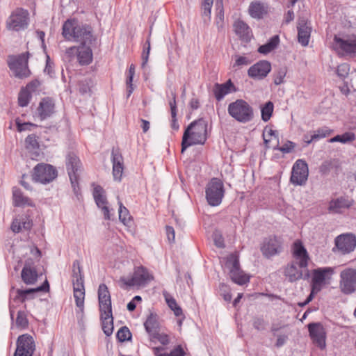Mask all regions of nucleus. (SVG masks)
<instances>
[{
	"label": "nucleus",
	"instance_id": "11",
	"mask_svg": "<svg viewBox=\"0 0 356 356\" xmlns=\"http://www.w3.org/2000/svg\"><path fill=\"white\" fill-rule=\"evenodd\" d=\"M339 289L345 295L356 291V269L347 268L340 273Z\"/></svg>",
	"mask_w": 356,
	"mask_h": 356
},
{
	"label": "nucleus",
	"instance_id": "23",
	"mask_svg": "<svg viewBox=\"0 0 356 356\" xmlns=\"http://www.w3.org/2000/svg\"><path fill=\"white\" fill-rule=\"evenodd\" d=\"M333 273V270L330 267L318 268L312 271V286L317 291L321 290L322 284L325 283L326 279H330L328 275Z\"/></svg>",
	"mask_w": 356,
	"mask_h": 356
},
{
	"label": "nucleus",
	"instance_id": "44",
	"mask_svg": "<svg viewBox=\"0 0 356 356\" xmlns=\"http://www.w3.org/2000/svg\"><path fill=\"white\" fill-rule=\"evenodd\" d=\"M31 98V94L24 88H22L18 95V104L22 107L26 106Z\"/></svg>",
	"mask_w": 356,
	"mask_h": 356
},
{
	"label": "nucleus",
	"instance_id": "50",
	"mask_svg": "<svg viewBox=\"0 0 356 356\" xmlns=\"http://www.w3.org/2000/svg\"><path fill=\"white\" fill-rule=\"evenodd\" d=\"M296 147V144L290 140H288L284 145L282 147L279 146V142L277 143L276 145L273 147L275 150H279L282 153L286 154L290 153Z\"/></svg>",
	"mask_w": 356,
	"mask_h": 356
},
{
	"label": "nucleus",
	"instance_id": "59",
	"mask_svg": "<svg viewBox=\"0 0 356 356\" xmlns=\"http://www.w3.org/2000/svg\"><path fill=\"white\" fill-rule=\"evenodd\" d=\"M332 168V163L330 161H324L319 168V171L322 175L328 174Z\"/></svg>",
	"mask_w": 356,
	"mask_h": 356
},
{
	"label": "nucleus",
	"instance_id": "25",
	"mask_svg": "<svg viewBox=\"0 0 356 356\" xmlns=\"http://www.w3.org/2000/svg\"><path fill=\"white\" fill-rule=\"evenodd\" d=\"M298 42L304 47L308 45L312 32V27L308 25L307 21L304 18H300L298 23Z\"/></svg>",
	"mask_w": 356,
	"mask_h": 356
},
{
	"label": "nucleus",
	"instance_id": "26",
	"mask_svg": "<svg viewBox=\"0 0 356 356\" xmlns=\"http://www.w3.org/2000/svg\"><path fill=\"white\" fill-rule=\"evenodd\" d=\"M293 257L298 261V266L301 268H307L309 259L306 248L300 241L293 244Z\"/></svg>",
	"mask_w": 356,
	"mask_h": 356
},
{
	"label": "nucleus",
	"instance_id": "8",
	"mask_svg": "<svg viewBox=\"0 0 356 356\" xmlns=\"http://www.w3.org/2000/svg\"><path fill=\"white\" fill-rule=\"evenodd\" d=\"M225 266L229 270L232 280L238 284L243 285L250 280V277L240 268L239 259L236 254H231L227 257Z\"/></svg>",
	"mask_w": 356,
	"mask_h": 356
},
{
	"label": "nucleus",
	"instance_id": "46",
	"mask_svg": "<svg viewBox=\"0 0 356 356\" xmlns=\"http://www.w3.org/2000/svg\"><path fill=\"white\" fill-rule=\"evenodd\" d=\"M135 74V65L134 64H131L129 69V75L127 77L126 84L127 86V97H129L131 93L133 92L134 88H133V78Z\"/></svg>",
	"mask_w": 356,
	"mask_h": 356
},
{
	"label": "nucleus",
	"instance_id": "5",
	"mask_svg": "<svg viewBox=\"0 0 356 356\" xmlns=\"http://www.w3.org/2000/svg\"><path fill=\"white\" fill-rule=\"evenodd\" d=\"M29 53H23L18 56L10 55L8 56V65L14 75L19 79L29 76L31 71L28 67Z\"/></svg>",
	"mask_w": 356,
	"mask_h": 356
},
{
	"label": "nucleus",
	"instance_id": "16",
	"mask_svg": "<svg viewBox=\"0 0 356 356\" xmlns=\"http://www.w3.org/2000/svg\"><path fill=\"white\" fill-rule=\"evenodd\" d=\"M309 337L313 343L321 350L326 346V331L321 323H310L307 325Z\"/></svg>",
	"mask_w": 356,
	"mask_h": 356
},
{
	"label": "nucleus",
	"instance_id": "19",
	"mask_svg": "<svg viewBox=\"0 0 356 356\" xmlns=\"http://www.w3.org/2000/svg\"><path fill=\"white\" fill-rule=\"evenodd\" d=\"M334 41L343 53L350 56L356 55V35H348L343 38L335 35Z\"/></svg>",
	"mask_w": 356,
	"mask_h": 356
},
{
	"label": "nucleus",
	"instance_id": "52",
	"mask_svg": "<svg viewBox=\"0 0 356 356\" xmlns=\"http://www.w3.org/2000/svg\"><path fill=\"white\" fill-rule=\"evenodd\" d=\"M92 86V81L91 79H86L80 82L79 91L81 94H87L90 92L91 87Z\"/></svg>",
	"mask_w": 356,
	"mask_h": 356
},
{
	"label": "nucleus",
	"instance_id": "54",
	"mask_svg": "<svg viewBox=\"0 0 356 356\" xmlns=\"http://www.w3.org/2000/svg\"><path fill=\"white\" fill-rule=\"evenodd\" d=\"M119 219L125 225L127 219L130 218L128 209L119 202Z\"/></svg>",
	"mask_w": 356,
	"mask_h": 356
},
{
	"label": "nucleus",
	"instance_id": "47",
	"mask_svg": "<svg viewBox=\"0 0 356 356\" xmlns=\"http://www.w3.org/2000/svg\"><path fill=\"white\" fill-rule=\"evenodd\" d=\"M16 325L18 327L26 328L28 327L29 321L27 319V316L25 312L19 311L17 312V316L16 318Z\"/></svg>",
	"mask_w": 356,
	"mask_h": 356
},
{
	"label": "nucleus",
	"instance_id": "53",
	"mask_svg": "<svg viewBox=\"0 0 356 356\" xmlns=\"http://www.w3.org/2000/svg\"><path fill=\"white\" fill-rule=\"evenodd\" d=\"M350 66L347 63L339 65L337 69V74L341 79H345L349 74Z\"/></svg>",
	"mask_w": 356,
	"mask_h": 356
},
{
	"label": "nucleus",
	"instance_id": "24",
	"mask_svg": "<svg viewBox=\"0 0 356 356\" xmlns=\"http://www.w3.org/2000/svg\"><path fill=\"white\" fill-rule=\"evenodd\" d=\"M111 157L113 163V175L114 179L120 181L124 170L123 157L118 149H113Z\"/></svg>",
	"mask_w": 356,
	"mask_h": 356
},
{
	"label": "nucleus",
	"instance_id": "37",
	"mask_svg": "<svg viewBox=\"0 0 356 356\" xmlns=\"http://www.w3.org/2000/svg\"><path fill=\"white\" fill-rule=\"evenodd\" d=\"M92 194L98 207H101L104 204H107L108 202L105 195V191L101 186H96L93 189Z\"/></svg>",
	"mask_w": 356,
	"mask_h": 356
},
{
	"label": "nucleus",
	"instance_id": "14",
	"mask_svg": "<svg viewBox=\"0 0 356 356\" xmlns=\"http://www.w3.org/2000/svg\"><path fill=\"white\" fill-rule=\"evenodd\" d=\"M35 350V344L33 337L29 334H24L17 339L14 356H33Z\"/></svg>",
	"mask_w": 356,
	"mask_h": 356
},
{
	"label": "nucleus",
	"instance_id": "33",
	"mask_svg": "<svg viewBox=\"0 0 356 356\" xmlns=\"http://www.w3.org/2000/svg\"><path fill=\"white\" fill-rule=\"evenodd\" d=\"M100 318L104 333L108 337L111 336L113 331V317L112 312L110 314H100Z\"/></svg>",
	"mask_w": 356,
	"mask_h": 356
},
{
	"label": "nucleus",
	"instance_id": "32",
	"mask_svg": "<svg viewBox=\"0 0 356 356\" xmlns=\"http://www.w3.org/2000/svg\"><path fill=\"white\" fill-rule=\"evenodd\" d=\"M353 204V202L350 201L344 197H340L335 200H332L329 204V210L334 213H341V209H348Z\"/></svg>",
	"mask_w": 356,
	"mask_h": 356
},
{
	"label": "nucleus",
	"instance_id": "30",
	"mask_svg": "<svg viewBox=\"0 0 356 356\" xmlns=\"http://www.w3.org/2000/svg\"><path fill=\"white\" fill-rule=\"evenodd\" d=\"M147 332L152 338H158L159 332V323L158 316L154 313H150L144 323Z\"/></svg>",
	"mask_w": 356,
	"mask_h": 356
},
{
	"label": "nucleus",
	"instance_id": "27",
	"mask_svg": "<svg viewBox=\"0 0 356 356\" xmlns=\"http://www.w3.org/2000/svg\"><path fill=\"white\" fill-rule=\"evenodd\" d=\"M236 91L237 90L231 79H228L222 84L216 83L213 90L214 96L218 101L222 100L227 94Z\"/></svg>",
	"mask_w": 356,
	"mask_h": 356
},
{
	"label": "nucleus",
	"instance_id": "22",
	"mask_svg": "<svg viewBox=\"0 0 356 356\" xmlns=\"http://www.w3.org/2000/svg\"><path fill=\"white\" fill-rule=\"evenodd\" d=\"M98 300L100 314L112 312L111 295L105 284H101L98 287Z\"/></svg>",
	"mask_w": 356,
	"mask_h": 356
},
{
	"label": "nucleus",
	"instance_id": "29",
	"mask_svg": "<svg viewBox=\"0 0 356 356\" xmlns=\"http://www.w3.org/2000/svg\"><path fill=\"white\" fill-rule=\"evenodd\" d=\"M21 277L23 282L27 285L34 284L38 280V274L36 269L27 261L22 270Z\"/></svg>",
	"mask_w": 356,
	"mask_h": 356
},
{
	"label": "nucleus",
	"instance_id": "45",
	"mask_svg": "<svg viewBox=\"0 0 356 356\" xmlns=\"http://www.w3.org/2000/svg\"><path fill=\"white\" fill-rule=\"evenodd\" d=\"M131 333L127 326L122 327L117 332L116 337L120 342L129 341L131 339Z\"/></svg>",
	"mask_w": 356,
	"mask_h": 356
},
{
	"label": "nucleus",
	"instance_id": "20",
	"mask_svg": "<svg viewBox=\"0 0 356 356\" xmlns=\"http://www.w3.org/2000/svg\"><path fill=\"white\" fill-rule=\"evenodd\" d=\"M49 290V284L46 280L43 284L36 288L26 289H16V296L13 298L15 302H24L27 299H33L34 293L39 291L47 292Z\"/></svg>",
	"mask_w": 356,
	"mask_h": 356
},
{
	"label": "nucleus",
	"instance_id": "13",
	"mask_svg": "<svg viewBox=\"0 0 356 356\" xmlns=\"http://www.w3.org/2000/svg\"><path fill=\"white\" fill-rule=\"evenodd\" d=\"M309 169L307 163L302 159H298L293 164L290 178L291 182L294 185H304L308 178Z\"/></svg>",
	"mask_w": 356,
	"mask_h": 356
},
{
	"label": "nucleus",
	"instance_id": "1",
	"mask_svg": "<svg viewBox=\"0 0 356 356\" xmlns=\"http://www.w3.org/2000/svg\"><path fill=\"white\" fill-rule=\"evenodd\" d=\"M62 30V35L67 40L79 42L81 45L95 44L97 38L93 35L90 25L80 24L74 19H67L63 24Z\"/></svg>",
	"mask_w": 356,
	"mask_h": 356
},
{
	"label": "nucleus",
	"instance_id": "2",
	"mask_svg": "<svg viewBox=\"0 0 356 356\" xmlns=\"http://www.w3.org/2000/svg\"><path fill=\"white\" fill-rule=\"evenodd\" d=\"M207 122L200 118L191 122L186 129L182 136L181 153L188 147L203 145L207 140Z\"/></svg>",
	"mask_w": 356,
	"mask_h": 356
},
{
	"label": "nucleus",
	"instance_id": "4",
	"mask_svg": "<svg viewBox=\"0 0 356 356\" xmlns=\"http://www.w3.org/2000/svg\"><path fill=\"white\" fill-rule=\"evenodd\" d=\"M228 114L240 123H248L254 118L253 108L244 99H238L227 107Z\"/></svg>",
	"mask_w": 356,
	"mask_h": 356
},
{
	"label": "nucleus",
	"instance_id": "48",
	"mask_svg": "<svg viewBox=\"0 0 356 356\" xmlns=\"http://www.w3.org/2000/svg\"><path fill=\"white\" fill-rule=\"evenodd\" d=\"M287 72L286 67H282L278 69V70L273 75V82L276 86L280 85L284 82V79L286 76Z\"/></svg>",
	"mask_w": 356,
	"mask_h": 356
},
{
	"label": "nucleus",
	"instance_id": "6",
	"mask_svg": "<svg viewBox=\"0 0 356 356\" xmlns=\"http://www.w3.org/2000/svg\"><path fill=\"white\" fill-rule=\"evenodd\" d=\"M206 198L209 205L218 206L224 197L225 190L222 181L212 178L206 187Z\"/></svg>",
	"mask_w": 356,
	"mask_h": 356
},
{
	"label": "nucleus",
	"instance_id": "64",
	"mask_svg": "<svg viewBox=\"0 0 356 356\" xmlns=\"http://www.w3.org/2000/svg\"><path fill=\"white\" fill-rule=\"evenodd\" d=\"M253 327L257 330H264L265 329V321L263 318H257L253 321Z\"/></svg>",
	"mask_w": 356,
	"mask_h": 356
},
{
	"label": "nucleus",
	"instance_id": "34",
	"mask_svg": "<svg viewBox=\"0 0 356 356\" xmlns=\"http://www.w3.org/2000/svg\"><path fill=\"white\" fill-rule=\"evenodd\" d=\"M234 31L243 40L250 39V27L243 21L238 20L234 24Z\"/></svg>",
	"mask_w": 356,
	"mask_h": 356
},
{
	"label": "nucleus",
	"instance_id": "58",
	"mask_svg": "<svg viewBox=\"0 0 356 356\" xmlns=\"http://www.w3.org/2000/svg\"><path fill=\"white\" fill-rule=\"evenodd\" d=\"M73 277V288H81L84 287V277L83 273H81L76 276Z\"/></svg>",
	"mask_w": 356,
	"mask_h": 356
},
{
	"label": "nucleus",
	"instance_id": "12",
	"mask_svg": "<svg viewBox=\"0 0 356 356\" xmlns=\"http://www.w3.org/2000/svg\"><path fill=\"white\" fill-rule=\"evenodd\" d=\"M152 279L153 277L149 273L147 270L143 266H140L135 268L130 278L122 277L120 278V282L127 288L145 285Z\"/></svg>",
	"mask_w": 356,
	"mask_h": 356
},
{
	"label": "nucleus",
	"instance_id": "42",
	"mask_svg": "<svg viewBox=\"0 0 356 356\" xmlns=\"http://www.w3.org/2000/svg\"><path fill=\"white\" fill-rule=\"evenodd\" d=\"M355 139V134L353 132H346L341 135H337L330 139V143L340 142L341 143H346L352 142Z\"/></svg>",
	"mask_w": 356,
	"mask_h": 356
},
{
	"label": "nucleus",
	"instance_id": "10",
	"mask_svg": "<svg viewBox=\"0 0 356 356\" xmlns=\"http://www.w3.org/2000/svg\"><path fill=\"white\" fill-rule=\"evenodd\" d=\"M282 237L270 235L264 238L261 243L260 250L265 258L270 259L282 252Z\"/></svg>",
	"mask_w": 356,
	"mask_h": 356
},
{
	"label": "nucleus",
	"instance_id": "41",
	"mask_svg": "<svg viewBox=\"0 0 356 356\" xmlns=\"http://www.w3.org/2000/svg\"><path fill=\"white\" fill-rule=\"evenodd\" d=\"M38 139H39L38 136H37L34 134L28 135V136L25 138L26 148L29 150L38 149L40 148Z\"/></svg>",
	"mask_w": 356,
	"mask_h": 356
},
{
	"label": "nucleus",
	"instance_id": "51",
	"mask_svg": "<svg viewBox=\"0 0 356 356\" xmlns=\"http://www.w3.org/2000/svg\"><path fill=\"white\" fill-rule=\"evenodd\" d=\"M17 131L19 132L24 131H31L33 127H37L38 125L31 122H21L19 118L15 120Z\"/></svg>",
	"mask_w": 356,
	"mask_h": 356
},
{
	"label": "nucleus",
	"instance_id": "56",
	"mask_svg": "<svg viewBox=\"0 0 356 356\" xmlns=\"http://www.w3.org/2000/svg\"><path fill=\"white\" fill-rule=\"evenodd\" d=\"M220 295L223 297V299L226 302H230L232 300V294L230 293L229 287L224 284H220Z\"/></svg>",
	"mask_w": 356,
	"mask_h": 356
},
{
	"label": "nucleus",
	"instance_id": "7",
	"mask_svg": "<svg viewBox=\"0 0 356 356\" xmlns=\"http://www.w3.org/2000/svg\"><path fill=\"white\" fill-rule=\"evenodd\" d=\"M56 169L50 164L40 163L33 169L32 179L35 182L46 184L51 182L57 177Z\"/></svg>",
	"mask_w": 356,
	"mask_h": 356
},
{
	"label": "nucleus",
	"instance_id": "38",
	"mask_svg": "<svg viewBox=\"0 0 356 356\" xmlns=\"http://www.w3.org/2000/svg\"><path fill=\"white\" fill-rule=\"evenodd\" d=\"M213 0H202L201 4L202 17L204 24H207L211 19V11Z\"/></svg>",
	"mask_w": 356,
	"mask_h": 356
},
{
	"label": "nucleus",
	"instance_id": "49",
	"mask_svg": "<svg viewBox=\"0 0 356 356\" xmlns=\"http://www.w3.org/2000/svg\"><path fill=\"white\" fill-rule=\"evenodd\" d=\"M165 300L168 307L174 312L176 316H180L183 314L181 308L177 304L175 298H165Z\"/></svg>",
	"mask_w": 356,
	"mask_h": 356
},
{
	"label": "nucleus",
	"instance_id": "40",
	"mask_svg": "<svg viewBox=\"0 0 356 356\" xmlns=\"http://www.w3.org/2000/svg\"><path fill=\"white\" fill-rule=\"evenodd\" d=\"M274 109V105L273 103L270 101L267 102L261 108V119L264 122H268L273 112Z\"/></svg>",
	"mask_w": 356,
	"mask_h": 356
},
{
	"label": "nucleus",
	"instance_id": "57",
	"mask_svg": "<svg viewBox=\"0 0 356 356\" xmlns=\"http://www.w3.org/2000/svg\"><path fill=\"white\" fill-rule=\"evenodd\" d=\"M146 44H147V47L144 49L143 54H142V67L144 68L148 61L149 51H150V38L149 37L147 38L146 41Z\"/></svg>",
	"mask_w": 356,
	"mask_h": 356
},
{
	"label": "nucleus",
	"instance_id": "21",
	"mask_svg": "<svg viewBox=\"0 0 356 356\" xmlns=\"http://www.w3.org/2000/svg\"><path fill=\"white\" fill-rule=\"evenodd\" d=\"M297 266H298V261H293L289 264L284 270V275L290 282H294L300 279L308 280L310 277L311 275L307 267L300 270Z\"/></svg>",
	"mask_w": 356,
	"mask_h": 356
},
{
	"label": "nucleus",
	"instance_id": "63",
	"mask_svg": "<svg viewBox=\"0 0 356 356\" xmlns=\"http://www.w3.org/2000/svg\"><path fill=\"white\" fill-rule=\"evenodd\" d=\"M166 235L168 240L170 243L175 242V229L172 227L167 225L165 227Z\"/></svg>",
	"mask_w": 356,
	"mask_h": 356
},
{
	"label": "nucleus",
	"instance_id": "9",
	"mask_svg": "<svg viewBox=\"0 0 356 356\" xmlns=\"http://www.w3.org/2000/svg\"><path fill=\"white\" fill-rule=\"evenodd\" d=\"M29 12L22 8H18L12 12L6 21V28L9 31H20L27 28L29 25Z\"/></svg>",
	"mask_w": 356,
	"mask_h": 356
},
{
	"label": "nucleus",
	"instance_id": "28",
	"mask_svg": "<svg viewBox=\"0 0 356 356\" xmlns=\"http://www.w3.org/2000/svg\"><path fill=\"white\" fill-rule=\"evenodd\" d=\"M54 103L50 98H43L37 108V113L41 120L50 117L54 112Z\"/></svg>",
	"mask_w": 356,
	"mask_h": 356
},
{
	"label": "nucleus",
	"instance_id": "15",
	"mask_svg": "<svg viewBox=\"0 0 356 356\" xmlns=\"http://www.w3.org/2000/svg\"><path fill=\"white\" fill-rule=\"evenodd\" d=\"M335 248L341 253L346 254L353 252L356 247V236L351 233L343 234L336 237L334 240Z\"/></svg>",
	"mask_w": 356,
	"mask_h": 356
},
{
	"label": "nucleus",
	"instance_id": "62",
	"mask_svg": "<svg viewBox=\"0 0 356 356\" xmlns=\"http://www.w3.org/2000/svg\"><path fill=\"white\" fill-rule=\"evenodd\" d=\"M213 241L216 247L219 248H223L225 247L224 239L220 234H214Z\"/></svg>",
	"mask_w": 356,
	"mask_h": 356
},
{
	"label": "nucleus",
	"instance_id": "35",
	"mask_svg": "<svg viewBox=\"0 0 356 356\" xmlns=\"http://www.w3.org/2000/svg\"><path fill=\"white\" fill-rule=\"evenodd\" d=\"M249 13L253 18L261 19L267 13V9L264 3L252 2L249 6Z\"/></svg>",
	"mask_w": 356,
	"mask_h": 356
},
{
	"label": "nucleus",
	"instance_id": "3",
	"mask_svg": "<svg viewBox=\"0 0 356 356\" xmlns=\"http://www.w3.org/2000/svg\"><path fill=\"white\" fill-rule=\"evenodd\" d=\"M65 165L74 193L79 199V196L81 195L79 179L83 170L82 163L76 154L69 152L66 156Z\"/></svg>",
	"mask_w": 356,
	"mask_h": 356
},
{
	"label": "nucleus",
	"instance_id": "39",
	"mask_svg": "<svg viewBox=\"0 0 356 356\" xmlns=\"http://www.w3.org/2000/svg\"><path fill=\"white\" fill-rule=\"evenodd\" d=\"M74 297L75 299L76 305L79 308L81 312L84 309V300H85V289L73 288Z\"/></svg>",
	"mask_w": 356,
	"mask_h": 356
},
{
	"label": "nucleus",
	"instance_id": "61",
	"mask_svg": "<svg viewBox=\"0 0 356 356\" xmlns=\"http://www.w3.org/2000/svg\"><path fill=\"white\" fill-rule=\"evenodd\" d=\"M54 63L51 61L49 56L47 55L46 65L44 72L49 74L51 77L54 74Z\"/></svg>",
	"mask_w": 356,
	"mask_h": 356
},
{
	"label": "nucleus",
	"instance_id": "18",
	"mask_svg": "<svg viewBox=\"0 0 356 356\" xmlns=\"http://www.w3.org/2000/svg\"><path fill=\"white\" fill-rule=\"evenodd\" d=\"M92 45H80L79 47H72L67 49L69 55L76 54L77 60L81 65H88L92 60V51L91 47Z\"/></svg>",
	"mask_w": 356,
	"mask_h": 356
},
{
	"label": "nucleus",
	"instance_id": "17",
	"mask_svg": "<svg viewBox=\"0 0 356 356\" xmlns=\"http://www.w3.org/2000/svg\"><path fill=\"white\" fill-rule=\"evenodd\" d=\"M270 71V63L266 60H261L248 69V75L253 79L262 80L268 76Z\"/></svg>",
	"mask_w": 356,
	"mask_h": 356
},
{
	"label": "nucleus",
	"instance_id": "60",
	"mask_svg": "<svg viewBox=\"0 0 356 356\" xmlns=\"http://www.w3.org/2000/svg\"><path fill=\"white\" fill-rule=\"evenodd\" d=\"M40 83L38 80L35 79L29 83L26 88L24 89L27 90L31 94L32 92H35L40 87Z\"/></svg>",
	"mask_w": 356,
	"mask_h": 356
},
{
	"label": "nucleus",
	"instance_id": "31",
	"mask_svg": "<svg viewBox=\"0 0 356 356\" xmlns=\"http://www.w3.org/2000/svg\"><path fill=\"white\" fill-rule=\"evenodd\" d=\"M13 204L15 207H34L33 202L28 197L24 195L22 191L17 187L13 188Z\"/></svg>",
	"mask_w": 356,
	"mask_h": 356
},
{
	"label": "nucleus",
	"instance_id": "36",
	"mask_svg": "<svg viewBox=\"0 0 356 356\" xmlns=\"http://www.w3.org/2000/svg\"><path fill=\"white\" fill-rule=\"evenodd\" d=\"M280 43V38L278 35H275L270 38V40L264 44L261 45L258 48V52L262 54H267L274 50Z\"/></svg>",
	"mask_w": 356,
	"mask_h": 356
},
{
	"label": "nucleus",
	"instance_id": "43",
	"mask_svg": "<svg viewBox=\"0 0 356 356\" xmlns=\"http://www.w3.org/2000/svg\"><path fill=\"white\" fill-rule=\"evenodd\" d=\"M332 133V130L329 129L327 127H323L321 129H318L314 134L311 136V138L307 140V143L309 144L314 140H316L321 138H325L326 136L330 135Z\"/></svg>",
	"mask_w": 356,
	"mask_h": 356
},
{
	"label": "nucleus",
	"instance_id": "55",
	"mask_svg": "<svg viewBox=\"0 0 356 356\" xmlns=\"http://www.w3.org/2000/svg\"><path fill=\"white\" fill-rule=\"evenodd\" d=\"M236 57L235 63L233 65L234 68L236 67H241L242 66H246L251 63V60L248 57L242 56H236Z\"/></svg>",
	"mask_w": 356,
	"mask_h": 356
}]
</instances>
